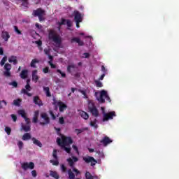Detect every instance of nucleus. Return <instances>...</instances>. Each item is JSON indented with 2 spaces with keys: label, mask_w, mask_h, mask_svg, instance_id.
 <instances>
[{
  "label": "nucleus",
  "mask_w": 179,
  "mask_h": 179,
  "mask_svg": "<svg viewBox=\"0 0 179 179\" xmlns=\"http://www.w3.org/2000/svg\"><path fill=\"white\" fill-rule=\"evenodd\" d=\"M48 39L53 41L56 44V47H61V44H62V38L54 29L48 31Z\"/></svg>",
  "instance_id": "nucleus-1"
},
{
  "label": "nucleus",
  "mask_w": 179,
  "mask_h": 179,
  "mask_svg": "<svg viewBox=\"0 0 179 179\" xmlns=\"http://www.w3.org/2000/svg\"><path fill=\"white\" fill-rule=\"evenodd\" d=\"M57 145L61 147L69 146L73 143V140L71 137H68L61 134V138H57Z\"/></svg>",
  "instance_id": "nucleus-2"
},
{
  "label": "nucleus",
  "mask_w": 179,
  "mask_h": 179,
  "mask_svg": "<svg viewBox=\"0 0 179 179\" xmlns=\"http://www.w3.org/2000/svg\"><path fill=\"white\" fill-rule=\"evenodd\" d=\"M88 110L90 113L92 115L93 117H95L97 118L99 117V109L96 107V105H94V103L92 101H89L88 103Z\"/></svg>",
  "instance_id": "nucleus-3"
},
{
  "label": "nucleus",
  "mask_w": 179,
  "mask_h": 179,
  "mask_svg": "<svg viewBox=\"0 0 179 179\" xmlns=\"http://www.w3.org/2000/svg\"><path fill=\"white\" fill-rule=\"evenodd\" d=\"M50 121L51 120L50 119V117L48 116V114H47V113H41V122H39V124L42 127H44L45 125H48Z\"/></svg>",
  "instance_id": "nucleus-4"
},
{
  "label": "nucleus",
  "mask_w": 179,
  "mask_h": 179,
  "mask_svg": "<svg viewBox=\"0 0 179 179\" xmlns=\"http://www.w3.org/2000/svg\"><path fill=\"white\" fill-rule=\"evenodd\" d=\"M45 13V11H44V10H42L41 8H39L36 10H34L32 15L35 17H36L38 16L39 21L43 22V20H44L43 16H44Z\"/></svg>",
  "instance_id": "nucleus-5"
},
{
  "label": "nucleus",
  "mask_w": 179,
  "mask_h": 179,
  "mask_svg": "<svg viewBox=\"0 0 179 179\" xmlns=\"http://www.w3.org/2000/svg\"><path fill=\"white\" fill-rule=\"evenodd\" d=\"M67 72L71 73L72 76H75L76 78H79V73H78V68L75 64L69 65L67 66Z\"/></svg>",
  "instance_id": "nucleus-6"
},
{
  "label": "nucleus",
  "mask_w": 179,
  "mask_h": 179,
  "mask_svg": "<svg viewBox=\"0 0 179 179\" xmlns=\"http://www.w3.org/2000/svg\"><path fill=\"white\" fill-rule=\"evenodd\" d=\"M30 90H31V87L30 86V79H28L27 80V85H25V89L22 88L21 90V93H22L23 94H26L27 96H28V97H31V96H33V94L29 92H30Z\"/></svg>",
  "instance_id": "nucleus-7"
},
{
  "label": "nucleus",
  "mask_w": 179,
  "mask_h": 179,
  "mask_svg": "<svg viewBox=\"0 0 179 179\" xmlns=\"http://www.w3.org/2000/svg\"><path fill=\"white\" fill-rule=\"evenodd\" d=\"M83 160L87 163V164H89L90 163V166L92 167L94 166L95 164H97V160L94 159V157L88 156V157H83Z\"/></svg>",
  "instance_id": "nucleus-8"
},
{
  "label": "nucleus",
  "mask_w": 179,
  "mask_h": 179,
  "mask_svg": "<svg viewBox=\"0 0 179 179\" xmlns=\"http://www.w3.org/2000/svg\"><path fill=\"white\" fill-rule=\"evenodd\" d=\"M114 117H117L115 111H110L108 113H104L103 121H108V120H113Z\"/></svg>",
  "instance_id": "nucleus-9"
},
{
  "label": "nucleus",
  "mask_w": 179,
  "mask_h": 179,
  "mask_svg": "<svg viewBox=\"0 0 179 179\" xmlns=\"http://www.w3.org/2000/svg\"><path fill=\"white\" fill-rule=\"evenodd\" d=\"M21 167L22 169L24 170V171H26V170H27L28 169H29V170H33L34 169V163L24 162L21 164Z\"/></svg>",
  "instance_id": "nucleus-10"
},
{
  "label": "nucleus",
  "mask_w": 179,
  "mask_h": 179,
  "mask_svg": "<svg viewBox=\"0 0 179 179\" xmlns=\"http://www.w3.org/2000/svg\"><path fill=\"white\" fill-rule=\"evenodd\" d=\"M113 143V140H111L108 136H106L103 137L100 143L103 145V146H107L110 145V143Z\"/></svg>",
  "instance_id": "nucleus-11"
},
{
  "label": "nucleus",
  "mask_w": 179,
  "mask_h": 179,
  "mask_svg": "<svg viewBox=\"0 0 179 179\" xmlns=\"http://www.w3.org/2000/svg\"><path fill=\"white\" fill-rule=\"evenodd\" d=\"M67 162L70 167H73L76 162H79V158L75 156H72L71 158H68Z\"/></svg>",
  "instance_id": "nucleus-12"
},
{
  "label": "nucleus",
  "mask_w": 179,
  "mask_h": 179,
  "mask_svg": "<svg viewBox=\"0 0 179 179\" xmlns=\"http://www.w3.org/2000/svg\"><path fill=\"white\" fill-rule=\"evenodd\" d=\"M107 96V91L106 90H101L100 92V96L99 98H97V100L99 103H106V99H104V97Z\"/></svg>",
  "instance_id": "nucleus-13"
},
{
  "label": "nucleus",
  "mask_w": 179,
  "mask_h": 179,
  "mask_svg": "<svg viewBox=\"0 0 179 179\" xmlns=\"http://www.w3.org/2000/svg\"><path fill=\"white\" fill-rule=\"evenodd\" d=\"M57 106H59V110L60 111V113H64V111H65V110L68 108V106H66V104H65L62 101H58L57 102Z\"/></svg>",
  "instance_id": "nucleus-14"
},
{
  "label": "nucleus",
  "mask_w": 179,
  "mask_h": 179,
  "mask_svg": "<svg viewBox=\"0 0 179 179\" xmlns=\"http://www.w3.org/2000/svg\"><path fill=\"white\" fill-rule=\"evenodd\" d=\"M73 15H74V20L75 22H82L83 19H82V14H80V13L78 10H74L73 12Z\"/></svg>",
  "instance_id": "nucleus-15"
},
{
  "label": "nucleus",
  "mask_w": 179,
  "mask_h": 179,
  "mask_svg": "<svg viewBox=\"0 0 179 179\" xmlns=\"http://www.w3.org/2000/svg\"><path fill=\"white\" fill-rule=\"evenodd\" d=\"M33 101L36 106H38L39 107L43 106V101L40 99V96H34Z\"/></svg>",
  "instance_id": "nucleus-16"
},
{
  "label": "nucleus",
  "mask_w": 179,
  "mask_h": 179,
  "mask_svg": "<svg viewBox=\"0 0 179 179\" xmlns=\"http://www.w3.org/2000/svg\"><path fill=\"white\" fill-rule=\"evenodd\" d=\"M1 38L4 41H9V38H10V35L9 34V32L7 31H1Z\"/></svg>",
  "instance_id": "nucleus-17"
},
{
  "label": "nucleus",
  "mask_w": 179,
  "mask_h": 179,
  "mask_svg": "<svg viewBox=\"0 0 179 179\" xmlns=\"http://www.w3.org/2000/svg\"><path fill=\"white\" fill-rule=\"evenodd\" d=\"M37 73H38L37 70H34L32 71V80L33 82H35V83H37V82H38V79H40V78L37 75Z\"/></svg>",
  "instance_id": "nucleus-18"
},
{
  "label": "nucleus",
  "mask_w": 179,
  "mask_h": 179,
  "mask_svg": "<svg viewBox=\"0 0 179 179\" xmlns=\"http://www.w3.org/2000/svg\"><path fill=\"white\" fill-rule=\"evenodd\" d=\"M31 141L36 146H38V148H43V143L41 141H38L37 138L35 137H32Z\"/></svg>",
  "instance_id": "nucleus-19"
},
{
  "label": "nucleus",
  "mask_w": 179,
  "mask_h": 179,
  "mask_svg": "<svg viewBox=\"0 0 179 179\" xmlns=\"http://www.w3.org/2000/svg\"><path fill=\"white\" fill-rule=\"evenodd\" d=\"M71 43H78V45L83 46L85 45L83 41H81L80 38L74 37L71 39Z\"/></svg>",
  "instance_id": "nucleus-20"
},
{
  "label": "nucleus",
  "mask_w": 179,
  "mask_h": 179,
  "mask_svg": "<svg viewBox=\"0 0 179 179\" xmlns=\"http://www.w3.org/2000/svg\"><path fill=\"white\" fill-rule=\"evenodd\" d=\"M8 62L13 63V65H17V57L16 56H11L8 59Z\"/></svg>",
  "instance_id": "nucleus-21"
},
{
  "label": "nucleus",
  "mask_w": 179,
  "mask_h": 179,
  "mask_svg": "<svg viewBox=\"0 0 179 179\" xmlns=\"http://www.w3.org/2000/svg\"><path fill=\"white\" fill-rule=\"evenodd\" d=\"M32 138H33L31 137L30 133H25L22 137V141H30V139Z\"/></svg>",
  "instance_id": "nucleus-22"
},
{
  "label": "nucleus",
  "mask_w": 179,
  "mask_h": 179,
  "mask_svg": "<svg viewBox=\"0 0 179 179\" xmlns=\"http://www.w3.org/2000/svg\"><path fill=\"white\" fill-rule=\"evenodd\" d=\"M50 176L55 179H59V175L57 171H50Z\"/></svg>",
  "instance_id": "nucleus-23"
},
{
  "label": "nucleus",
  "mask_w": 179,
  "mask_h": 179,
  "mask_svg": "<svg viewBox=\"0 0 179 179\" xmlns=\"http://www.w3.org/2000/svg\"><path fill=\"white\" fill-rule=\"evenodd\" d=\"M29 73V71L24 69V70H22L21 73H20V78L22 79H26L27 78V75Z\"/></svg>",
  "instance_id": "nucleus-24"
},
{
  "label": "nucleus",
  "mask_w": 179,
  "mask_h": 179,
  "mask_svg": "<svg viewBox=\"0 0 179 179\" xmlns=\"http://www.w3.org/2000/svg\"><path fill=\"white\" fill-rule=\"evenodd\" d=\"M85 131H89V127H84L83 129H76L75 132L77 133V135H80L82 132H85Z\"/></svg>",
  "instance_id": "nucleus-25"
},
{
  "label": "nucleus",
  "mask_w": 179,
  "mask_h": 179,
  "mask_svg": "<svg viewBox=\"0 0 179 179\" xmlns=\"http://www.w3.org/2000/svg\"><path fill=\"white\" fill-rule=\"evenodd\" d=\"M80 115L81 116L82 118H83L84 120H89V114H87V113L81 110L80 112Z\"/></svg>",
  "instance_id": "nucleus-26"
},
{
  "label": "nucleus",
  "mask_w": 179,
  "mask_h": 179,
  "mask_svg": "<svg viewBox=\"0 0 179 179\" xmlns=\"http://www.w3.org/2000/svg\"><path fill=\"white\" fill-rule=\"evenodd\" d=\"M38 62H40L38 59H33L30 64L31 68H37V66H36V64H38Z\"/></svg>",
  "instance_id": "nucleus-27"
},
{
  "label": "nucleus",
  "mask_w": 179,
  "mask_h": 179,
  "mask_svg": "<svg viewBox=\"0 0 179 179\" xmlns=\"http://www.w3.org/2000/svg\"><path fill=\"white\" fill-rule=\"evenodd\" d=\"M43 92L45 93L47 97H51V92H50V87H43Z\"/></svg>",
  "instance_id": "nucleus-28"
},
{
  "label": "nucleus",
  "mask_w": 179,
  "mask_h": 179,
  "mask_svg": "<svg viewBox=\"0 0 179 179\" xmlns=\"http://www.w3.org/2000/svg\"><path fill=\"white\" fill-rule=\"evenodd\" d=\"M59 25V30H61V27L66 24V20L64 18H62L61 22H57Z\"/></svg>",
  "instance_id": "nucleus-29"
},
{
  "label": "nucleus",
  "mask_w": 179,
  "mask_h": 179,
  "mask_svg": "<svg viewBox=\"0 0 179 179\" xmlns=\"http://www.w3.org/2000/svg\"><path fill=\"white\" fill-rule=\"evenodd\" d=\"M90 125L91 127H93L94 128H95V129H97L98 128V125H97V119H94V121H91L90 123Z\"/></svg>",
  "instance_id": "nucleus-30"
},
{
  "label": "nucleus",
  "mask_w": 179,
  "mask_h": 179,
  "mask_svg": "<svg viewBox=\"0 0 179 179\" xmlns=\"http://www.w3.org/2000/svg\"><path fill=\"white\" fill-rule=\"evenodd\" d=\"M20 103H22V99H17L13 101V104L17 107H20Z\"/></svg>",
  "instance_id": "nucleus-31"
},
{
  "label": "nucleus",
  "mask_w": 179,
  "mask_h": 179,
  "mask_svg": "<svg viewBox=\"0 0 179 179\" xmlns=\"http://www.w3.org/2000/svg\"><path fill=\"white\" fill-rule=\"evenodd\" d=\"M68 173H69V179H75V173L72 172V170L69 169L68 170Z\"/></svg>",
  "instance_id": "nucleus-32"
},
{
  "label": "nucleus",
  "mask_w": 179,
  "mask_h": 179,
  "mask_svg": "<svg viewBox=\"0 0 179 179\" xmlns=\"http://www.w3.org/2000/svg\"><path fill=\"white\" fill-rule=\"evenodd\" d=\"M22 129L24 132H29L31 129L30 128V125H22Z\"/></svg>",
  "instance_id": "nucleus-33"
},
{
  "label": "nucleus",
  "mask_w": 179,
  "mask_h": 179,
  "mask_svg": "<svg viewBox=\"0 0 179 179\" xmlns=\"http://www.w3.org/2000/svg\"><path fill=\"white\" fill-rule=\"evenodd\" d=\"M14 31L18 36H22V31L19 29V27L17 26H14Z\"/></svg>",
  "instance_id": "nucleus-34"
},
{
  "label": "nucleus",
  "mask_w": 179,
  "mask_h": 179,
  "mask_svg": "<svg viewBox=\"0 0 179 179\" xmlns=\"http://www.w3.org/2000/svg\"><path fill=\"white\" fill-rule=\"evenodd\" d=\"M18 114H19V115H21V117H22V118H26V117H27L26 112L24 110H18Z\"/></svg>",
  "instance_id": "nucleus-35"
},
{
  "label": "nucleus",
  "mask_w": 179,
  "mask_h": 179,
  "mask_svg": "<svg viewBox=\"0 0 179 179\" xmlns=\"http://www.w3.org/2000/svg\"><path fill=\"white\" fill-rule=\"evenodd\" d=\"M49 114L50 115H51L52 120L53 121H55V120H57V116H55V115L54 114V112L52 110H49Z\"/></svg>",
  "instance_id": "nucleus-36"
},
{
  "label": "nucleus",
  "mask_w": 179,
  "mask_h": 179,
  "mask_svg": "<svg viewBox=\"0 0 179 179\" xmlns=\"http://www.w3.org/2000/svg\"><path fill=\"white\" fill-rule=\"evenodd\" d=\"M85 178L86 179H93V176H92V173H90V172L87 171L85 173Z\"/></svg>",
  "instance_id": "nucleus-37"
},
{
  "label": "nucleus",
  "mask_w": 179,
  "mask_h": 179,
  "mask_svg": "<svg viewBox=\"0 0 179 179\" xmlns=\"http://www.w3.org/2000/svg\"><path fill=\"white\" fill-rule=\"evenodd\" d=\"M79 93H82L83 95L84 96V99H87V94H86V90H83L81 89L78 90Z\"/></svg>",
  "instance_id": "nucleus-38"
},
{
  "label": "nucleus",
  "mask_w": 179,
  "mask_h": 179,
  "mask_svg": "<svg viewBox=\"0 0 179 179\" xmlns=\"http://www.w3.org/2000/svg\"><path fill=\"white\" fill-rule=\"evenodd\" d=\"M4 69L6 71H10V69H12V65H10L9 63H6L4 65Z\"/></svg>",
  "instance_id": "nucleus-39"
},
{
  "label": "nucleus",
  "mask_w": 179,
  "mask_h": 179,
  "mask_svg": "<svg viewBox=\"0 0 179 179\" xmlns=\"http://www.w3.org/2000/svg\"><path fill=\"white\" fill-rule=\"evenodd\" d=\"M8 59V57L6 56L3 57L0 62L1 66H3L5 65V62H6V60Z\"/></svg>",
  "instance_id": "nucleus-40"
},
{
  "label": "nucleus",
  "mask_w": 179,
  "mask_h": 179,
  "mask_svg": "<svg viewBox=\"0 0 179 179\" xmlns=\"http://www.w3.org/2000/svg\"><path fill=\"white\" fill-rule=\"evenodd\" d=\"M2 104H4V106H8V102H6V101L5 100L0 101V110H1V108H3V106Z\"/></svg>",
  "instance_id": "nucleus-41"
},
{
  "label": "nucleus",
  "mask_w": 179,
  "mask_h": 179,
  "mask_svg": "<svg viewBox=\"0 0 179 179\" xmlns=\"http://www.w3.org/2000/svg\"><path fill=\"white\" fill-rule=\"evenodd\" d=\"M52 157L55 160H58V152H57V150H53Z\"/></svg>",
  "instance_id": "nucleus-42"
},
{
  "label": "nucleus",
  "mask_w": 179,
  "mask_h": 179,
  "mask_svg": "<svg viewBox=\"0 0 179 179\" xmlns=\"http://www.w3.org/2000/svg\"><path fill=\"white\" fill-rule=\"evenodd\" d=\"M57 73H60L62 78H66V74L64 72H62L60 69L57 70Z\"/></svg>",
  "instance_id": "nucleus-43"
},
{
  "label": "nucleus",
  "mask_w": 179,
  "mask_h": 179,
  "mask_svg": "<svg viewBox=\"0 0 179 179\" xmlns=\"http://www.w3.org/2000/svg\"><path fill=\"white\" fill-rule=\"evenodd\" d=\"M50 163H52L53 166H58V164H59V162H58V159H56V160L51 159Z\"/></svg>",
  "instance_id": "nucleus-44"
},
{
  "label": "nucleus",
  "mask_w": 179,
  "mask_h": 179,
  "mask_svg": "<svg viewBox=\"0 0 179 179\" xmlns=\"http://www.w3.org/2000/svg\"><path fill=\"white\" fill-rule=\"evenodd\" d=\"M23 142L22 141H18V143H17V146H18V148H19V150H22V149H23Z\"/></svg>",
  "instance_id": "nucleus-45"
},
{
  "label": "nucleus",
  "mask_w": 179,
  "mask_h": 179,
  "mask_svg": "<svg viewBox=\"0 0 179 179\" xmlns=\"http://www.w3.org/2000/svg\"><path fill=\"white\" fill-rule=\"evenodd\" d=\"M96 87H103V83L99 80L95 81Z\"/></svg>",
  "instance_id": "nucleus-46"
},
{
  "label": "nucleus",
  "mask_w": 179,
  "mask_h": 179,
  "mask_svg": "<svg viewBox=\"0 0 179 179\" xmlns=\"http://www.w3.org/2000/svg\"><path fill=\"white\" fill-rule=\"evenodd\" d=\"M5 131L6 132L7 135H10V132H12V129H10V127H6L5 128Z\"/></svg>",
  "instance_id": "nucleus-47"
},
{
  "label": "nucleus",
  "mask_w": 179,
  "mask_h": 179,
  "mask_svg": "<svg viewBox=\"0 0 179 179\" xmlns=\"http://www.w3.org/2000/svg\"><path fill=\"white\" fill-rule=\"evenodd\" d=\"M62 149H64L65 152H66V153H68L69 155L71 154V148H68V147H62Z\"/></svg>",
  "instance_id": "nucleus-48"
},
{
  "label": "nucleus",
  "mask_w": 179,
  "mask_h": 179,
  "mask_svg": "<svg viewBox=\"0 0 179 179\" xmlns=\"http://www.w3.org/2000/svg\"><path fill=\"white\" fill-rule=\"evenodd\" d=\"M96 154L99 155V157H104V153H103V152L100 150L96 151Z\"/></svg>",
  "instance_id": "nucleus-49"
},
{
  "label": "nucleus",
  "mask_w": 179,
  "mask_h": 179,
  "mask_svg": "<svg viewBox=\"0 0 179 179\" xmlns=\"http://www.w3.org/2000/svg\"><path fill=\"white\" fill-rule=\"evenodd\" d=\"M59 123L62 125H64V124H65V120L64 119V117H61L59 118Z\"/></svg>",
  "instance_id": "nucleus-50"
},
{
  "label": "nucleus",
  "mask_w": 179,
  "mask_h": 179,
  "mask_svg": "<svg viewBox=\"0 0 179 179\" xmlns=\"http://www.w3.org/2000/svg\"><path fill=\"white\" fill-rule=\"evenodd\" d=\"M61 170L62 173H66V167L65 166L64 164L61 165Z\"/></svg>",
  "instance_id": "nucleus-51"
},
{
  "label": "nucleus",
  "mask_w": 179,
  "mask_h": 179,
  "mask_svg": "<svg viewBox=\"0 0 179 179\" xmlns=\"http://www.w3.org/2000/svg\"><path fill=\"white\" fill-rule=\"evenodd\" d=\"M10 86H13L14 87H17V83L16 81H13L9 83Z\"/></svg>",
  "instance_id": "nucleus-52"
},
{
  "label": "nucleus",
  "mask_w": 179,
  "mask_h": 179,
  "mask_svg": "<svg viewBox=\"0 0 179 179\" xmlns=\"http://www.w3.org/2000/svg\"><path fill=\"white\" fill-rule=\"evenodd\" d=\"M48 64L49 65H50V67L52 69H55V68H57V66L54 64H52V62L51 61H49L48 62Z\"/></svg>",
  "instance_id": "nucleus-53"
},
{
  "label": "nucleus",
  "mask_w": 179,
  "mask_h": 179,
  "mask_svg": "<svg viewBox=\"0 0 179 179\" xmlns=\"http://www.w3.org/2000/svg\"><path fill=\"white\" fill-rule=\"evenodd\" d=\"M11 118L13 119V121L14 122H16V121H17V116H16V115L12 114Z\"/></svg>",
  "instance_id": "nucleus-54"
},
{
  "label": "nucleus",
  "mask_w": 179,
  "mask_h": 179,
  "mask_svg": "<svg viewBox=\"0 0 179 179\" xmlns=\"http://www.w3.org/2000/svg\"><path fill=\"white\" fill-rule=\"evenodd\" d=\"M67 27H72V22L70 20H66Z\"/></svg>",
  "instance_id": "nucleus-55"
},
{
  "label": "nucleus",
  "mask_w": 179,
  "mask_h": 179,
  "mask_svg": "<svg viewBox=\"0 0 179 179\" xmlns=\"http://www.w3.org/2000/svg\"><path fill=\"white\" fill-rule=\"evenodd\" d=\"M4 76H6V78H10V71H4Z\"/></svg>",
  "instance_id": "nucleus-56"
},
{
  "label": "nucleus",
  "mask_w": 179,
  "mask_h": 179,
  "mask_svg": "<svg viewBox=\"0 0 179 179\" xmlns=\"http://www.w3.org/2000/svg\"><path fill=\"white\" fill-rule=\"evenodd\" d=\"M31 174H32V177H34V178H36V177H37V171L33 170V171H31Z\"/></svg>",
  "instance_id": "nucleus-57"
},
{
  "label": "nucleus",
  "mask_w": 179,
  "mask_h": 179,
  "mask_svg": "<svg viewBox=\"0 0 179 179\" xmlns=\"http://www.w3.org/2000/svg\"><path fill=\"white\" fill-rule=\"evenodd\" d=\"M32 122L34 124H37V122H38V117H36L34 116L33 119H32Z\"/></svg>",
  "instance_id": "nucleus-58"
},
{
  "label": "nucleus",
  "mask_w": 179,
  "mask_h": 179,
  "mask_svg": "<svg viewBox=\"0 0 179 179\" xmlns=\"http://www.w3.org/2000/svg\"><path fill=\"white\" fill-rule=\"evenodd\" d=\"M73 149L76 152L78 155H79V150L78 149V146L73 145Z\"/></svg>",
  "instance_id": "nucleus-59"
},
{
  "label": "nucleus",
  "mask_w": 179,
  "mask_h": 179,
  "mask_svg": "<svg viewBox=\"0 0 179 179\" xmlns=\"http://www.w3.org/2000/svg\"><path fill=\"white\" fill-rule=\"evenodd\" d=\"M49 71H50V68H48V67H45V68L43 69V72L44 73H48Z\"/></svg>",
  "instance_id": "nucleus-60"
},
{
  "label": "nucleus",
  "mask_w": 179,
  "mask_h": 179,
  "mask_svg": "<svg viewBox=\"0 0 179 179\" xmlns=\"http://www.w3.org/2000/svg\"><path fill=\"white\" fill-rule=\"evenodd\" d=\"M27 5H28L27 0H22V6H25L27 8Z\"/></svg>",
  "instance_id": "nucleus-61"
},
{
  "label": "nucleus",
  "mask_w": 179,
  "mask_h": 179,
  "mask_svg": "<svg viewBox=\"0 0 179 179\" xmlns=\"http://www.w3.org/2000/svg\"><path fill=\"white\" fill-rule=\"evenodd\" d=\"M39 114H40V111H39V110H36V111L34 112V117H38V118Z\"/></svg>",
  "instance_id": "nucleus-62"
},
{
  "label": "nucleus",
  "mask_w": 179,
  "mask_h": 179,
  "mask_svg": "<svg viewBox=\"0 0 179 179\" xmlns=\"http://www.w3.org/2000/svg\"><path fill=\"white\" fill-rule=\"evenodd\" d=\"M105 99H106V100L108 101L109 103H111V99H110L108 94H107V92H106V96H105Z\"/></svg>",
  "instance_id": "nucleus-63"
},
{
  "label": "nucleus",
  "mask_w": 179,
  "mask_h": 179,
  "mask_svg": "<svg viewBox=\"0 0 179 179\" xmlns=\"http://www.w3.org/2000/svg\"><path fill=\"white\" fill-rule=\"evenodd\" d=\"M44 52L45 55H50V50L44 49Z\"/></svg>",
  "instance_id": "nucleus-64"
}]
</instances>
